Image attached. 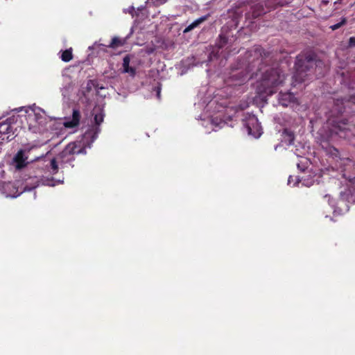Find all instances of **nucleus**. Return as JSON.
I'll return each mask as SVG.
<instances>
[{
  "label": "nucleus",
  "instance_id": "nucleus-1",
  "mask_svg": "<svg viewBox=\"0 0 355 355\" xmlns=\"http://www.w3.org/2000/svg\"><path fill=\"white\" fill-rule=\"evenodd\" d=\"M14 111L17 114H13L0 123L1 142L11 140L17 128H26L25 123L28 130L34 133L47 131L56 123L55 120L48 116L44 110L35 105L19 107Z\"/></svg>",
  "mask_w": 355,
  "mask_h": 355
},
{
  "label": "nucleus",
  "instance_id": "nucleus-2",
  "mask_svg": "<svg viewBox=\"0 0 355 355\" xmlns=\"http://www.w3.org/2000/svg\"><path fill=\"white\" fill-rule=\"evenodd\" d=\"M97 134V128L91 129L85 132L80 140L69 144L60 155L50 160L51 173L55 174L58 172L59 164L73 161L75 154L85 153V148H90Z\"/></svg>",
  "mask_w": 355,
  "mask_h": 355
},
{
  "label": "nucleus",
  "instance_id": "nucleus-3",
  "mask_svg": "<svg viewBox=\"0 0 355 355\" xmlns=\"http://www.w3.org/2000/svg\"><path fill=\"white\" fill-rule=\"evenodd\" d=\"M20 181L16 182H0V191L7 198H17L25 191L31 189L25 187L22 188Z\"/></svg>",
  "mask_w": 355,
  "mask_h": 355
},
{
  "label": "nucleus",
  "instance_id": "nucleus-4",
  "mask_svg": "<svg viewBox=\"0 0 355 355\" xmlns=\"http://www.w3.org/2000/svg\"><path fill=\"white\" fill-rule=\"evenodd\" d=\"M284 80V75L280 74L277 70H273L271 73L264 78L263 84L267 85V88L265 91L268 95H272L275 92L272 87H275L280 85Z\"/></svg>",
  "mask_w": 355,
  "mask_h": 355
},
{
  "label": "nucleus",
  "instance_id": "nucleus-5",
  "mask_svg": "<svg viewBox=\"0 0 355 355\" xmlns=\"http://www.w3.org/2000/svg\"><path fill=\"white\" fill-rule=\"evenodd\" d=\"M244 125L249 135L254 138H259L261 135V127L254 115L249 114L244 121Z\"/></svg>",
  "mask_w": 355,
  "mask_h": 355
},
{
  "label": "nucleus",
  "instance_id": "nucleus-6",
  "mask_svg": "<svg viewBox=\"0 0 355 355\" xmlns=\"http://www.w3.org/2000/svg\"><path fill=\"white\" fill-rule=\"evenodd\" d=\"M27 163V157L25 155L24 150H19L12 160L13 166L17 169L24 167Z\"/></svg>",
  "mask_w": 355,
  "mask_h": 355
},
{
  "label": "nucleus",
  "instance_id": "nucleus-7",
  "mask_svg": "<svg viewBox=\"0 0 355 355\" xmlns=\"http://www.w3.org/2000/svg\"><path fill=\"white\" fill-rule=\"evenodd\" d=\"M79 121L80 112L78 110H74L73 111L72 118L65 119L62 124L66 128H73L78 125Z\"/></svg>",
  "mask_w": 355,
  "mask_h": 355
},
{
  "label": "nucleus",
  "instance_id": "nucleus-8",
  "mask_svg": "<svg viewBox=\"0 0 355 355\" xmlns=\"http://www.w3.org/2000/svg\"><path fill=\"white\" fill-rule=\"evenodd\" d=\"M73 85L72 82L69 79L66 78L64 85L61 88V93L62 98L64 101L69 99L71 94L73 92Z\"/></svg>",
  "mask_w": 355,
  "mask_h": 355
},
{
  "label": "nucleus",
  "instance_id": "nucleus-9",
  "mask_svg": "<svg viewBox=\"0 0 355 355\" xmlns=\"http://www.w3.org/2000/svg\"><path fill=\"white\" fill-rule=\"evenodd\" d=\"M300 183H302V185L309 187H311V185H313V180H306L304 178H302V180H301L297 178H295V179H294L293 176H291V175L289 176L288 180V185H290L291 187H295V186L299 185Z\"/></svg>",
  "mask_w": 355,
  "mask_h": 355
},
{
  "label": "nucleus",
  "instance_id": "nucleus-10",
  "mask_svg": "<svg viewBox=\"0 0 355 355\" xmlns=\"http://www.w3.org/2000/svg\"><path fill=\"white\" fill-rule=\"evenodd\" d=\"M279 103L283 106H288L290 103L295 101V98L292 93L280 94L279 97Z\"/></svg>",
  "mask_w": 355,
  "mask_h": 355
},
{
  "label": "nucleus",
  "instance_id": "nucleus-11",
  "mask_svg": "<svg viewBox=\"0 0 355 355\" xmlns=\"http://www.w3.org/2000/svg\"><path fill=\"white\" fill-rule=\"evenodd\" d=\"M207 16H203V17H201L197 19H196L194 21H193L191 24H189L184 30V33H188L189 31H191V30H193V28H196L197 26H198L201 23H202L203 21H205L206 19H207Z\"/></svg>",
  "mask_w": 355,
  "mask_h": 355
},
{
  "label": "nucleus",
  "instance_id": "nucleus-12",
  "mask_svg": "<svg viewBox=\"0 0 355 355\" xmlns=\"http://www.w3.org/2000/svg\"><path fill=\"white\" fill-rule=\"evenodd\" d=\"M130 58L129 56H125L123 60V72L128 73L131 76H134L135 74V70L134 68L130 67Z\"/></svg>",
  "mask_w": 355,
  "mask_h": 355
},
{
  "label": "nucleus",
  "instance_id": "nucleus-13",
  "mask_svg": "<svg viewBox=\"0 0 355 355\" xmlns=\"http://www.w3.org/2000/svg\"><path fill=\"white\" fill-rule=\"evenodd\" d=\"M211 130L216 131L218 128L223 127L225 123L224 121L218 118L212 119L209 120Z\"/></svg>",
  "mask_w": 355,
  "mask_h": 355
},
{
  "label": "nucleus",
  "instance_id": "nucleus-14",
  "mask_svg": "<svg viewBox=\"0 0 355 355\" xmlns=\"http://www.w3.org/2000/svg\"><path fill=\"white\" fill-rule=\"evenodd\" d=\"M125 40H121L119 37H115L112 40V42L109 46L111 48H116L123 46L125 44Z\"/></svg>",
  "mask_w": 355,
  "mask_h": 355
},
{
  "label": "nucleus",
  "instance_id": "nucleus-15",
  "mask_svg": "<svg viewBox=\"0 0 355 355\" xmlns=\"http://www.w3.org/2000/svg\"><path fill=\"white\" fill-rule=\"evenodd\" d=\"M61 59L64 62H69L72 59L71 49H68L62 53Z\"/></svg>",
  "mask_w": 355,
  "mask_h": 355
},
{
  "label": "nucleus",
  "instance_id": "nucleus-16",
  "mask_svg": "<svg viewBox=\"0 0 355 355\" xmlns=\"http://www.w3.org/2000/svg\"><path fill=\"white\" fill-rule=\"evenodd\" d=\"M346 23V18H343L340 21V22L334 24L330 26V28L333 31H335L338 28H339L341 26L344 25Z\"/></svg>",
  "mask_w": 355,
  "mask_h": 355
},
{
  "label": "nucleus",
  "instance_id": "nucleus-17",
  "mask_svg": "<svg viewBox=\"0 0 355 355\" xmlns=\"http://www.w3.org/2000/svg\"><path fill=\"white\" fill-rule=\"evenodd\" d=\"M94 120L96 123L99 125L103 121V114L101 112L96 114L94 116Z\"/></svg>",
  "mask_w": 355,
  "mask_h": 355
},
{
  "label": "nucleus",
  "instance_id": "nucleus-18",
  "mask_svg": "<svg viewBox=\"0 0 355 355\" xmlns=\"http://www.w3.org/2000/svg\"><path fill=\"white\" fill-rule=\"evenodd\" d=\"M345 0H322L323 4H328L329 2L333 1L335 6L343 3Z\"/></svg>",
  "mask_w": 355,
  "mask_h": 355
},
{
  "label": "nucleus",
  "instance_id": "nucleus-19",
  "mask_svg": "<svg viewBox=\"0 0 355 355\" xmlns=\"http://www.w3.org/2000/svg\"><path fill=\"white\" fill-rule=\"evenodd\" d=\"M149 2L152 3L155 6H159L165 3L168 0H148Z\"/></svg>",
  "mask_w": 355,
  "mask_h": 355
},
{
  "label": "nucleus",
  "instance_id": "nucleus-20",
  "mask_svg": "<svg viewBox=\"0 0 355 355\" xmlns=\"http://www.w3.org/2000/svg\"><path fill=\"white\" fill-rule=\"evenodd\" d=\"M94 86V80H88L87 83V90H90Z\"/></svg>",
  "mask_w": 355,
  "mask_h": 355
},
{
  "label": "nucleus",
  "instance_id": "nucleus-21",
  "mask_svg": "<svg viewBox=\"0 0 355 355\" xmlns=\"http://www.w3.org/2000/svg\"><path fill=\"white\" fill-rule=\"evenodd\" d=\"M124 12H128L130 13V14L132 15V17L134 16V14H135V8H134V7H133V6H130V7H129L128 9L124 10Z\"/></svg>",
  "mask_w": 355,
  "mask_h": 355
},
{
  "label": "nucleus",
  "instance_id": "nucleus-22",
  "mask_svg": "<svg viewBox=\"0 0 355 355\" xmlns=\"http://www.w3.org/2000/svg\"><path fill=\"white\" fill-rule=\"evenodd\" d=\"M349 46H355V37H352L349 40Z\"/></svg>",
  "mask_w": 355,
  "mask_h": 355
},
{
  "label": "nucleus",
  "instance_id": "nucleus-23",
  "mask_svg": "<svg viewBox=\"0 0 355 355\" xmlns=\"http://www.w3.org/2000/svg\"><path fill=\"white\" fill-rule=\"evenodd\" d=\"M299 60H297V62L296 63V65H297V73H300L301 71H302V69H300L301 66L299 64Z\"/></svg>",
  "mask_w": 355,
  "mask_h": 355
},
{
  "label": "nucleus",
  "instance_id": "nucleus-24",
  "mask_svg": "<svg viewBox=\"0 0 355 355\" xmlns=\"http://www.w3.org/2000/svg\"><path fill=\"white\" fill-rule=\"evenodd\" d=\"M61 182H62V181L58 180V181H56L55 183L48 184V185L53 187V186H55L57 184H59V183H61Z\"/></svg>",
  "mask_w": 355,
  "mask_h": 355
},
{
  "label": "nucleus",
  "instance_id": "nucleus-25",
  "mask_svg": "<svg viewBox=\"0 0 355 355\" xmlns=\"http://www.w3.org/2000/svg\"><path fill=\"white\" fill-rule=\"evenodd\" d=\"M159 94H160V90H159V89H158V90H157V96H158V97L159 96Z\"/></svg>",
  "mask_w": 355,
  "mask_h": 355
},
{
  "label": "nucleus",
  "instance_id": "nucleus-26",
  "mask_svg": "<svg viewBox=\"0 0 355 355\" xmlns=\"http://www.w3.org/2000/svg\"><path fill=\"white\" fill-rule=\"evenodd\" d=\"M298 74H300V73H297V74H296L295 78H297Z\"/></svg>",
  "mask_w": 355,
  "mask_h": 355
},
{
  "label": "nucleus",
  "instance_id": "nucleus-27",
  "mask_svg": "<svg viewBox=\"0 0 355 355\" xmlns=\"http://www.w3.org/2000/svg\"><path fill=\"white\" fill-rule=\"evenodd\" d=\"M298 74H300V73H297V74H296L295 78H297Z\"/></svg>",
  "mask_w": 355,
  "mask_h": 355
},
{
  "label": "nucleus",
  "instance_id": "nucleus-28",
  "mask_svg": "<svg viewBox=\"0 0 355 355\" xmlns=\"http://www.w3.org/2000/svg\"><path fill=\"white\" fill-rule=\"evenodd\" d=\"M338 128L339 130H342V129H341V127H340V125H338Z\"/></svg>",
  "mask_w": 355,
  "mask_h": 355
},
{
  "label": "nucleus",
  "instance_id": "nucleus-29",
  "mask_svg": "<svg viewBox=\"0 0 355 355\" xmlns=\"http://www.w3.org/2000/svg\"><path fill=\"white\" fill-rule=\"evenodd\" d=\"M334 131L336 132V133H338V131L336 130H334Z\"/></svg>",
  "mask_w": 355,
  "mask_h": 355
},
{
  "label": "nucleus",
  "instance_id": "nucleus-30",
  "mask_svg": "<svg viewBox=\"0 0 355 355\" xmlns=\"http://www.w3.org/2000/svg\"><path fill=\"white\" fill-rule=\"evenodd\" d=\"M354 182H355V178H354Z\"/></svg>",
  "mask_w": 355,
  "mask_h": 355
}]
</instances>
